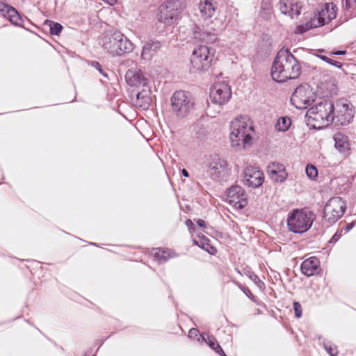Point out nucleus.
Instances as JSON below:
<instances>
[{
	"label": "nucleus",
	"instance_id": "nucleus-1",
	"mask_svg": "<svg viewBox=\"0 0 356 356\" xmlns=\"http://www.w3.org/2000/svg\"><path fill=\"white\" fill-rule=\"evenodd\" d=\"M302 67L298 60L288 49H280L273 61L271 76L277 82H285L297 79L301 74Z\"/></svg>",
	"mask_w": 356,
	"mask_h": 356
},
{
	"label": "nucleus",
	"instance_id": "nucleus-2",
	"mask_svg": "<svg viewBox=\"0 0 356 356\" xmlns=\"http://www.w3.org/2000/svg\"><path fill=\"white\" fill-rule=\"evenodd\" d=\"M230 140L232 146L238 149L244 148L252 143L254 129L248 116L236 118L230 124Z\"/></svg>",
	"mask_w": 356,
	"mask_h": 356
},
{
	"label": "nucleus",
	"instance_id": "nucleus-3",
	"mask_svg": "<svg viewBox=\"0 0 356 356\" xmlns=\"http://www.w3.org/2000/svg\"><path fill=\"white\" fill-rule=\"evenodd\" d=\"M103 47L112 56H122L132 52L134 44L123 33L116 31L104 38Z\"/></svg>",
	"mask_w": 356,
	"mask_h": 356
},
{
	"label": "nucleus",
	"instance_id": "nucleus-4",
	"mask_svg": "<svg viewBox=\"0 0 356 356\" xmlns=\"http://www.w3.org/2000/svg\"><path fill=\"white\" fill-rule=\"evenodd\" d=\"M334 103L328 99H324L311 107L307 112L309 120L316 122L314 127H325L333 123Z\"/></svg>",
	"mask_w": 356,
	"mask_h": 356
},
{
	"label": "nucleus",
	"instance_id": "nucleus-5",
	"mask_svg": "<svg viewBox=\"0 0 356 356\" xmlns=\"http://www.w3.org/2000/svg\"><path fill=\"white\" fill-rule=\"evenodd\" d=\"M315 219V215L306 209H294L287 216V227L290 232L302 234L308 231Z\"/></svg>",
	"mask_w": 356,
	"mask_h": 356
},
{
	"label": "nucleus",
	"instance_id": "nucleus-6",
	"mask_svg": "<svg viewBox=\"0 0 356 356\" xmlns=\"http://www.w3.org/2000/svg\"><path fill=\"white\" fill-rule=\"evenodd\" d=\"M184 8V0H168L159 6L157 19L165 26H172L179 19Z\"/></svg>",
	"mask_w": 356,
	"mask_h": 356
},
{
	"label": "nucleus",
	"instance_id": "nucleus-7",
	"mask_svg": "<svg viewBox=\"0 0 356 356\" xmlns=\"http://www.w3.org/2000/svg\"><path fill=\"white\" fill-rule=\"evenodd\" d=\"M173 113L179 118L188 116L194 108L195 99L193 95L186 91L177 90L170 99Z\"/></svg>",
	"mask_w": 356,
	"mask_h": 356
},
{
	"label": "nucleus",
	"instance_id": "nucleus-8",
	"mask_svg": "<svg viewBox=\"0 0 356 356\" xmlns=\"http://www.w3.org/2000/svg\"><path fill=\"white\" fill-rule=\"evenodd\" d=\"M213 57V52L206 45L197 46L193 51L191 58V71L207 70L211 66Z\"/></svg>",
	"mask_w": 356,
	"mask_h": 356
},
{
	"label": "nucleus",
	"instance_id": "nucleus-9",
	"mask_svg": "<svg viewBox=\"0 0 356 356\" xmlns=\"http://www.w3.org/2000/svg\"><path fill=\"white\" fill-rule=\"evenodd\" d=\"M346 203L340 197L330 199L324 207L323 219L330 225L338 221L344 214Z\"/></svg>",
	"mask_w": 356,
	"mask_h": 356
},
{
	"label": "nucleus",
	"instance_id": "nucleus-10",
	"mask_svg": "<svg viewBox=\"0 0 356 356\" xmlns=\"http://www.w3.org/2000/svg\"><path fill=\"white\" fill-rule=\"evenodd\" d=\"M316 95L311 87L307 85H300L293 92L291 102L298 109H305L316 99Z\"/></svg>",
	"mask_w": 356,
	"mask_h": 356
},
{
	"label": "nucleus",
	"instance_id": "nucleus-11",
	"mask_svg": "<svg viewBox=\"0 0 356 356\" xmlns=\"http://www.w3.org/2000/svg\"><path fill=\"white\" fill-rule=\"evenodd\" d=\"M353 106L346 99H341L334 103L333 123L335 125H346L354 116Z\"/></svg>",
	"mask_w": 356,
	"mask_h": 356
},
{
	"label": "nucleus",
	"instance_id": "nucleus-12",
	"mask_svg": "<svg viewBox=\"0 0 356 356\" xmlns=\"http://www.w3.org/2000/svg\"><path fill=\"white\" fill-rule=\"evenodd\" d=\"M337 8L333 3H326L318 13L315 14L309 22L305 24L307 30L319 27L329 23L337 16Z\"/></svg>",
	"mask_w": 356,
	"mask_h": 356
},
{
	"label": "nucleus",
	"instance_id": "nucleus-13",
	"mask_svg": "<svg viewBox=\"0 0 356 356\" xmlns=\"http://www.w3.org/2000/svg\"><path fill=\"white\" fill-rule=\"evenodd\" d=\"M207 166V174L213 180L220 181L229 175L227 161L218 155L212 156Z\"/></svg>",
	"mask_w": 356,
	"mask_h": 356
},
{
	"label": "nucleus",
	"instance_id": "nucleus-14",
	"mask_svg": "<svg viewBox=\"0 0 356 356\" xmlns=\"http://www.w3.org/2000/svg\"><path fill=\"white\" fill-rule=\"evenodd\" d=\"M232 96L230 86L223 81L216 82L210 90V99L216 104H226Z\"/></svg>",
	"mask_w": 356,
	"mask_h": 356
},
{
	"label": "nucleus",
	"instance_id": "nucleus-15",
	"mask_svg": "<svg viewBox=\"0 0 356 356\" xmlns=\"http://www.w3.org/2000/svg\"><path fill=\"white\" fill-rule=\"evenodd\" d=\"M227 202L236 209H243L248 204L243 188L238 185L232 186L227 190Z\"/></svg>",
	"mask_w": 356,
	"mask_h": 356
},
{
	"label": "nucleus",
	"instance_id": "nucleus-16",
	"mask_svg": "<svg viewBox=\"0 0 356 356\" xmlns=\"http://www.w3.org/2000/svg\"><path fill=\"white\" fill-rule=\"evenodd\" d=\"M264 181V175L262 171L253 166H248L243 172V184L252 188H256L262 185Z\"/></svg>",
	"mask_w": 356,
	"mask_h": 356
},
{
	"label": "nucleus",
	"instance_id": "nucleus-17",
	"mask_svg": "<svg viewBox=\"0 0 356 356\" xmlns=\"http://www.w3.org/2000/svg\"><path fill=\"white\" fill-rule=\"evenodd\" d=\"M302 3L300 0H280V10L284 15H289L291 18L300 14Z\"/></svg>",
	"mask_w": 356,
	"mask_h": 356
},
{
	"label": "nucleus",
	"instance_id": "nucleus-18",
	"mask_svg": "<svg viewBox=\"0 0 356 356\" xmlns=\"http://www.w3.org/2000/svg\"><path fill=\"white\" fill-rule=\"evenodd\" d=\"M5 0L0 1V13L3 17L7 18L13 24L19 26L22 24V19L15 8L5 3Z\"/></svg>",
	"mask_w": 356,
	"mask_h": 356
},
{
	"label": "nucleus",
	"instance_id": "nucleus-19",
	"mask_svg": "<svg viewBox=\"0 0 356 356\" xmlns=\"http://www.w3.org/2000/svg\"><path fill=\"white\" fill-rule=\"evenodd\" d=\"M127 83L130 86L145 88L148 86V80L145 79L140 70H129L125 75Z\"/></svg>",
	"mask_w": 356,
	"mask_h": 356
},
{
	"label": "nucleus",
	"instance_id": "nucleus-20",
	"mask_svg": "<svg viewBox=\"0 0 356 356\" xmlns=\"http://www.w3.org/2000/svg\"><path fill=\"white\" fill-rule=\"evenodd\" d=\"M319 266L318 259L316 257H311L303 261L301 264V271L305 275L310 277L318 273Z\"/></svg>",
	"mask_w": 356,
	"mask_h": 356
},
{
	"label": "nucleus",
	"instance_id": "nucleus-21",
	"mask_svg": "<svg viewBox=\"0 0 356 356\" xmlns=\"http://www.w3.org/2000/svg\"><path fill=\"white\" fill-rule=\"evenodd\" d=\"M199 9L202 18L204 19L211 18L217 10V3L213 0H201Z\"/></svg>",
	"mask_w": 356,
	"mask_h": 356
},
{
	"label": "nucleus",
	"instance_id": "nucleus-22",
	"mask_svg": "<svg viewBox=\"0 0 356 356\" xmlns=\"http://www.w3.org/2000/svg\"><path fill=\"white\" fill-rule=\"evenodd\" d=\"M160 48V42L152 40L148 41L143 47L141 58L145 60H150Z\"/></svg>",
	"mask_w": 356,
	"mask_h": 356
},
{
	"label": "nucleus",
	"instance_id": "nucleus-23",
	"mask_svg": "<svg viewBox=\"0 0 356 356\" xmlns=\"http://www.w3.org/2000/svg\"><path fill=\"white\" fill-rule=\"evenodd\" d=\"M152 98L150 96L149 86L143 88V90L137 94L136 106L141 108L143 110H147L151 104Z\"/></svg>",
	"mask_w": 356,
	"mask_h": 356
},
{
	"label": "nucleus",
	"instance_id": "nucleus-24",
	"mask_svg": "<svg viewBox=\"0 0 356 356\" xmlns=\"http://www.w3.org/2000/svg\"><path fill=\"white\" fill-rule=\"evenodd\" d=\"M193 38L196 40L206 42H213L216 40V35L213 33L204 31L200 27L193 29Z\"/></svg>",
	"mask_w": 356,
	"mask_h": 356
},
{
	"label": "nucleus",
	"instance_id": "nucleus-25",
	"mask_svg": "<svg viewBox=\"0 0 356 356\" xmlns=\"http://www.w3.org/2000/svg\"><path fill=\"white\" fill-rule=\"evenodd\" d=\"M237 273L241 275H245L248 277L255 285L260 289L264 287V283L259 279V277L251 270L248 266L243 268L241 270L236 269Z\"/></svg>",
	"mask_w": 356,
	"mask_h": 356
},
{
	"label": "nucleus",
	"instance_id": "nucleus-26",
	"mask_svg": "<svg viewBox=\"0 0 356 356\" xmlns=\"http://www.w3.org/2000/svg\"><path fill=\"white\" fill-rule=\"evenodd\" d=\"M276 172L277 173H281V176H280V179H286L288 177V173L286 172L283 164L277 162H272L269 163L267 166L268 174L273 175Z\"/></svg>",
	"mask_w": 356,
	"mask_h": 356
},
{
	"label": "nucleus",
	"instance_id": "nucleus-27",
	"mask_svg": "<svg viewBox=\"0 0 356 356\" xmlns=\"http://www.w3.org/2000/svg\"><path fill=\"white\" fill-rule=\"evenodd\" d=\"M200 337L202 338V341H205L216 353L219 354L220 356H227L213 336L207 335V337L205 338L204 335H200Z\"/></svg>",
	"mask_w": 356,
	"mask_h": 356
},
{
	"label": "nucleus",
	"instance_id": "nucleus-28",
	"mask_svg": "<svg viewBox=\"0 0 356 356\" xmlns=\"http://www.w3.org/2000/svg\"><path fill=\"white\" fill-rule=\"evenodd\" d=\"M335 147L336 148L342 153H345L348 150V143L347 137L342 134H336L334 136Z\"/></svg>",
	"mask_w": 356,
	"mask_h": 356
},
{
	"label": "nucleus",
	"instance_id": "nucleus-29",
	"mask_svg": "<svg viewBox=\"0 0 356 356\" xmlns=\"http://www.w3.org/2000/svg\"><path fill=\"white\" fill-rule=\"evenodd\" d=\"M154 257L160 262L164 263L170 258L175 257V254L170 250L157 249L153 253Z\"/></svg>",
	"mask_w": 356,
	"mask_h": 356
},
{
	"label": "nucleus",
	"instance_id": "nucleus-30",
	"mask_svg": "<svg viewBox=\"0 0 356 356\" xmlns=\"http://www.w3.org/2000/svg\"><path fill=\"white\" fill-rule=\"evenodd\" d=\"M291 124V120L290 118L286 116L280 117L275 124V129L277 131L284 132L289 129Z\"/></svg>",
	"mask_w": 356,
	"mask_h": 356
},
{
	"label": "nucleus",
	"instance_id": "nucleus-31",
	"mask_svg": "<svg viewBox=\"0 0 356 356\" xmlns=\"http://www.w3.org/2000/svg\"><path fill=\"white\" fill-rule=\"evenodd\" d=\"M273 14V6L270 0H263L261 4V16L265 19L270 18Z\"/></svg>",
	"mask_w": 356,
	"mask_h": 356
},
{
	"label": "nucleus",
	"instance_id": "nucleus-32",
	"mask_svg": "<svg viewBox=\"0 0 356 356\" xmlns=\"http://www.w3.org/2000/svg\"><path fill=\"white\" fill-rule=\"evenodd\" d=\"M209 240L206 236H203L200 241L194 240V243L209 253L213 254L216 250L209 243Z\"/></svg>",
	"mask_w": 356,
	"mask_h": 356
},
{
	"label": "nucleus",
	"instance_id": "nucleus-33",
	"mask_svg": "<svg viewBox=\"0 0 356 356\" xmlns=\"http://www.w3.org/2000/svg\"><path fill=\"white\" fill-rule=\"evenodd\" d=\"M49 23L50 33L51 35H58L63 29V26L58 22H54L52 21H50Z\"/></svg>",
	"mask_w": 356,
	"mask_h": 356
},
{
	"label": "nucleus",
	"instance_id": "nucleus-34",
	"mask_svg": "<svg viewBox=\"0 0 356 356\" xmlns=\"http://www.w3.org/2000/svg\"><path fill=\"white\" fill-rule=\"evenodd\" d=\"M305 172L307 176L311 179H315L318 176V170L312 164H308L307 165Z\"/></svg>",
	"mask_w": 356,
	"mask_h": 356
},
{
	"label": "nucleus",
	"instance_id": "nucleus-35",
	"mask_svg": "<svg viewBox=\"0 0 356 356\" xmlns=\"http://www.w3.org/2000/svg\"><path fill=\"white\" fill-rule=\"evenodd\" d=\"M316 56L318 57L319 58H321L322 60L326 62L327 63H328L331 65H333L339 69L341 68V67H342L341 63L334 60L332 58H330L326 56L321 55V54H317Z\"/></svg>",
	"mask_w": 356,
	"mask_h": 356
},
{
	"label": "nucleus",
	"instance_id": "nucleus-36",
	"mask_svg": "<svg viewBox=\"0 0 356 356\" xmlns=\"http://www.w3.org/2000/svg\"><path fill=\"white\" fill-rule=\"evenodd\" d=\"M323 346L325 350L330 356H336L337 355L338 351L335 345L332 346L331 344L324 343Z\"/></svg>",
	"mask_w": 356,
	"mask_h": 356
},
{
	"label": "nucleus",
	"instance_id": "nucleus-37",
	"mask_svg": "<svg viewBox=\"0 0 356 356\" xmlns=\"http://www.w3.org/2000/svg\"><path fill=\"white\" fill-rule=\"evenodd\" d=\"M293 307L296 318H300L302 316V306L298 302H293Z\"/></svg>",
	"mask_w": 356,
	"mask_h": 356
},
{
	"label": "nucleus",
	"instance_id": "nucleus-38",
	"mask_svg": "<svg viewBox=\"0 0 356 356\" xmlns=\"http://www.w3.org/2000/svg\"><path fill=\"white\" fill-rule=\"evenodd\" d=\"M200 332L196 328H191L189 332H188V337L191 338V339H195V337H199L197 340L198 341H202V338L200 337Z\"/></svg>",
	"mask_w": 356,
	"mask_h": 356
},
{
	"label": "nucleus",
	"instance_id": "nucleus-39",
	"mask_svg": "<svg viewBox=\"0 0 356 356\" xmlns=\"http://www.w3.org/2000/svg\"><path fill=\"white\" fill-rule=\"evenodd\" d=\"M269 175L270 178L273 181H275V182L282 183V182H284V181L286 179H280V176H281V173L280 174V173H277V172H276V173H275V174H274L273 175Z\"/></svg>",
	"mask_w": 356,
	"mask_h": 356
},
{
	"label": "nucleus",
	"instance_id": "nucleus-40",
	"mask_svg": "<svg viewBox=\"0 0 356 356\" xmlns=\"http://www.w3.org/2000/svg\"><path fill=\"white\" fill-rule=\"evenodd\" d=\"M93 66L101 73L103 74L104 76H105L106 78H108V74L105 72H103V70H102V66L100 65V64L97 62H95L93 63Z\"/></svg>",
	"mask_w": 356,
	"mask_h": 356
},
{
	"label": "nucleus",
	"instance_id": "nucleus-41",
	"mask_svg": "<svg viewBox=\"0 0 356 356\" xmlns=\"http://www.w3.org/2000/svg\"><path fill=\"white\" fill-rule=\"evenodd\" d=\"M341 236V232H337L330 240V243H335L337 242Z\"/></svg>",
	"mask_w": 356,
	"mask_h": 356
},
{
	"label": "nucleus",
	"instance_id": "nucleus-42",
	"mask_svg": "<svg viewBox=\"0 0 356 356\" xmlns=\"http://www.w3.org/2000/svg\"><path fill=\"white\" fill-rule=\"evenodd\" d=\"M243 292L250 299L252 300V301H255L254 300V296L252 295V293H251V291L249 290V289L246 288V289H243Z\"/></svg>",
	"mask_w": 356,
	"mask_h": 356
},
{
	"label": "nucleus",
	"instance_id": "nucleus-43",
	"mask_svg": "<svg viewBox=\"0 0 356 356\" xmlns=\"http://www.w3.org/2000/svg\"><path fill=\"white\" fill-rule=\"evenodd\" d=\"M329 55L330 56H339V55H345L346 54V51H330Z\"/></svg>",
	"mask_w": 356,
	"mask_h": 356
},
{
	"label": "nucleus",
	"instance_id": "nucleus-44",
	"mask_svg": "<svg viewBox=\"0 0 356 356\" xmlns=\"http://www.w3.org/2000/svg\"><path fill=\"white\" fill-rule=\"evenodd\" d=\"M186 225L188 227L189 230L195 228V225H194L193 222L190 219H188L186 221Z\"/></svg>",
	"mask_w": 356,
	"mask_h": 356
},
{
	"label": "nucleus",
	"instance_id": "nucleus-45",
	"mask_svg": "<svg viewBox=\"0 0 356 356\" xmlns=\"http://www.w3.org/2000/svg\"><path fill=\"white\" fill-rule=\"evenodd\" d=\"M355 226V222H352L350 223H348L346 227L344 228L346 232H349L350 229H352L353 228V227Z\"/></svg>",
	"mask_w": 356,
	"mask_h": 356
},
{
	"label": "nucleus",
	"instance_id": "nucleus-46",
	"mask_svg": "<svg viewBox=\"0 0 356 356\" xmlns=\"http://www.w3.org/2000/svg\"><path fill=\"white\" fill-rule=\"evenodd\" d=\"M197 224L200 227H206V224H205L204 220H203L202 219L197 220Z\"/></svg>",
	"mask_w": 356,
	"mask_h": 356
},
{
	"label": "nucleus",
	"instance_id": "nucleus-47",
	"mask_svg": "<svg viewBox=\"0 0 356 356\" xmlns=\"http://www.w3.org/2000/svg\"><path fill=\"white\" fill-rule=\"evenodd\" d=\"M181 174L185 177H188L189 176V174H188V171L186 169H183L182 170Z\"/></svg>",
	"mask_w": 356,
	"mask_h": 356
},
{
	"label": "nucleus",
	"instance_id": "nucleus-48",
	"mask_svg": "<svg viewBox=\"0 0 356 356\" xmlns=\"http://www.w3.org/2000/svg\"><path fill=\"white\" fill-rule=\"evenodd\" d=\"M236 284L237 285V286L243 291V289H246V287H244L242 286V284H241L240 283L238 282H236Z\"/></svg>",
	"mask_w": 356,
	"mask_h": 356
},
{
	"label": "nucleus",
	"instance_id": "nucleus-49",
	"mask_svg": "<svg viewBox=\"0 0 356 356\" xmlns=\"http://www.w3.org/2000/svg\"><path fill=\"white\" fill-rule=\"evenodd\" d=\"M319 51H321V52H323V51H324V50H323V49H320V50H319Z\"/></svg>",
	"mask_w": 356,
	"mask_h": 356
},
{
	"label": "nucleus",
	"instance_id": "nucleus-50",
	"mask_svg": "<svg viewBox=\"0 0 356 356\" xmlns=\"http://www.w3.org/2000/svg\"><path fill=\"white\" fill-rule=\"evenodd\" d=\"M92 356H96V355H92Z\"/></svg>",
	"mask_w": 356,
	"mask_h": 356
},
{
	"label": "nucleus",
	"instance_id": "nucleus-51",
	"mask_svg": "<svg viewBox=\"0 0 356 356\" xmlns=\"http://www.w3.org/2000/svg\"><path fill=\"white\" fill-rule=\"evenodd\" d=\"M355 3H356V0H355Z\"/></svg>",
	"mask_w": 356,
	"mask_h": 356
}]
</instances>
